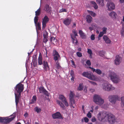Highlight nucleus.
<instances>
[{
    "mask_svg": "<svg viewBox=\"0 0 124 124\" xmlns=\"http://www.w3.org/2000/svg\"><path fill=\"white\" fill-rule=\"evenodd\" d=\"M108 99L109 101L111 103H115L117 100H119V98L117 95H111L109 96Z\"/></svg>",
    "mask_w": 124,
    "mask_h": 124,
    "instance_id": "8",
    "label": "nucleus"
},
{
    "mask_svg": "<svg viewBox=\"0 0 124 124\" xmlns=\"http://www.w3.org/2000/svg\"><path fill=\"white\" fill-rule=\"evenodd\" d=\"M53 118L54 119H61L62 118L61 114L58 112L52 115Z\"/></svg>",
    "mask_w": 124,
    "mask_h": 124,
    "instance_id": "12",
    "label": "nucleus"
},
{
    "mask_svg": "<svg viewBox=\"0 0 124 124\" xmlns=\"http://www.w3.org/2000/svg\"><path fill=\"white\" fill-rule=\"evenodd\" d=\"M86 20L87 22L88 23H90L92 20V17L89 15H87L86 16Z\"/></svg>",
    "mask_w": 124,
    "mask_h": 124,
    "instance_id": "29",
    "label": "nucleus"
},
{
    "mask_svg": "<svg viewBox=\"0 0 124 124\" xmlns=\"http://www.w3.org/2000/svg\"><path fill=\"white\" fill-rule=\"evenodd\" d=\"M124 23V16L123 17L122 21L121 23L123 25V24L124 23Z\"/></svg>",
    "mask_w": 124,
    "mask_h": 124,
    "instance_id": "61",
    "label": "nucleus"
},
{
    "mask_svg": "<svg viewBox=\"0 0 124 124\" xmlns=\"http://www.w3.org/2000/svg\"><path fill=\"white\" fill-rule=\"evenodd\" d=\"M23 85L21 84L17 85L15 90V102L16 107L19 102V98L21 96V93L23 90Z\"/></svg>",
    "mask_w": 124,
    "mask_h": 124,
    "instance_id": "2",
    "label": "nucleus"
},
{
    "mask_svg": "<svg viewBox=\"0 0 124 124\" xmlns=\"http://www.w3.org/2000/svg\"><path fill=\"white\" fill-rule=\"evenodd\" d=\"M16 113H14L11 115V117L9 118H6L0 117V122L7 124L13 120L16 117Z\"/></svg>",
    "mask_w": 124,
    "mask_h": 124,
    "instance_id": "7",
    "label": "nucleus"
},
{
    "mask_svg": "<svg viewBox=\"0 0 124 124\" xmlns=\"http://www.w3.org/2000/svg\"><path fill=\"white\" fill-rule=\"evenodd\" d=\"M101 106L102 108H103L105 109H106L108 107V104H104L103 105H102Z\"/></svg>",
    "mask_w": 124,
    "mask_h": 124,
    "instance_id": "44",
    "label": "nucleus"
},
{
    "mask_svg": "<svg viewBox=\"0 0 124 124\" xmlns=\"http://www.w3.org/2000/svg\"><path fill=\"white\" fill-rule=\"evenodd\" d=\"M93 106H92L91 107V108L92 109L90 111V112H93Z\"/></svg>",
    "mask_w": 124,
    "mask_h": 124,
    "instance_id": "64",
    "label": "nucleus"
},
{
    "mask_svg": "<svg viewBox=\"0 0 124 124\" xmlns=\"http://www.w3.org/2000/svg\"><path fill=\"white\" fill-rule=\"evenodd\" d=\"M119 1L120 3L124 4V0H119Z\"/></svg>",
    "mask_w": 124,
    "mask_h": 124,
    "instance_id": "62",
    "label": "nucleus"
},
{
    "mask_svg": "<svg viewBox=\"0 0 124 124\" xmlns=\"http://www.w3.org/2000/svg\"><path fill=\"white\" fill-rule=\"evenodd\" d=\"M95 35H94L92 34L91 36V39L92 40H94L95 39Z\"/></svg>",
    "mask_w": 124,
    "mask_h": 124,
    "instance_id": "54",
    "label": "nucleus"
},
{
    "mask_svg": "<svg viewBox=\"0 0 124 124\" xmlns=\"http://www.w3.org/2000/svg\"><path fill=\"white\" fill-rule=\"evenodd\" d=\"M107 29V28L106 27H103L102 28V32L105 34L106 33Z\"/></svg>",
    "mask_w": 124,
    "mask_h": 124,
    "instance_id": "43",
    "label": "nucleus"
},
{
    "mask_svg": "<svg viewBox=\"0 0 124 124\" xmlns=\"http://www.w3.org/2000/svg\"><path fill=\"white\" fill-rule=\"evenodd\" d=\"M79 33L80 36L82 39H85L86 38V36L85 34L81 30H79Z\"/></svg>",
    "mask_w": 124,
    "mask_h": 124,
    "instance_id": "27",
    "label": "nucleus"
},
{
    "mask_svg": "<svg viewBox=\"0 0 124 124\" xmlns=\"http://www.w3.org/2000/svg\"><path fill=\"white\" fill-rule=\"evenodd\" d=\"M44 10L46 11L47 13H49L51 10V8L48 5H46Z\"/></svg>",
    "mask_w": 124,
    "mask_h": 124,
    "instance_id": "21",
    "label": "nucleus"
},
{
    "mask_svg": "<svg viewBox=\"0 0 124 124\" xmlns=\"http://www.w3.org/2000/svg\"><path fill=\"white\" fill-rule=\"evenodd\" d=\"M77 54L78 56L80 57L82 56V55L81 53L79 52H78L77 53Z\"/></svg>",
    "mask_w": 124,
    "mask_h": 124,
    "instance_id": "49",
    "label": "nucleus"
},
{
    "mask_svg": "<svg viewBox=\"0 0 124 124\" xmlns=\"http://www.w3.org/2000/svg\"><path fill=\"white\" fill-rule=\"evenodd\" d=\"M35 26L36 27L37 31V29L39 30H40L41 29V23L39 22L36 23L35 24Z\"/></svg>",
    "mask_w": 124,
    "mask_h": 124,
    "instance_id": "28",
    "label": "nucleus"
},
{
    "mask_svg": "<svg viewBox=\"0 0 124 124\" xmlns=\"http://www.w3.org/2000/svg\"><path fill=\"white\" fill-rule=\"evenodd\" d=\"M59 98L64 103L65 106L68 107L69 106V104L67 101L66 98L62 95L60 94L59 95Z\"/></svg>",
    "mask_w": 124,
    "mask_h": 124,
    "instance_id": "11",
    "label": "nucleus"
},
{
    "mask_svg": "<svg viewBox=\"0 0 124 124\" xmlns=\"http://www.w3.org/2000/svg\"><path fill=\"white\" fill-rule=\"evenodd\" d=\"M87 12L89 14L93 17H95L96 16V14L93 11L88 10Z\"/></svg>",
    "mask_w": 124,
    "mask_h": 124,
    "instance_id": "35",
    "label": "nucleus"
},
{
    "mask_svg": "<svg viewBox=\"0 0 124 124\" xmlns=\"http://www.w3.org/2000/svg\"><path fill=\"white\" fill-rule=\"evenodd\" d=\"M86 63V64L89 66H90L91 65V62L89 60H87Z\"/></svg>",
    "mask_w": 124,
    "mask_h": 124,
    "instance_id": "58",
    "label": "nucleus"
},
{
    "mask_svg": "<svg viewBox=\"0 0 124 124\" xmlns=\"http://www.w3.org/2000/svg\"><path fill=\"white\" fill-rule=\"evenodd\" d=\"M89 82L91 84L93 85H97V84L95 82L90 81H89Z\"/></svg>",
    "mask_w": 124,
    "mask_h": 124,
    "instance_id": "51",
    "label": "nucleus"
},
{
    "mask_svg": "<svg viewBox=\"0 0 124 124\" xmlns=\"http://www.w3.org/2000/svg\"><path fill=\"white\" fill-rule=\"evenodd\" d=\"M35 110L36 111L37 113H40L41 110V109L38 107H36L34 108Z\"/></svg>",
    "mask_w": 124,
    "mask_h": 124,
    "instance_id": "38",
    "label": "nucleus"
},
{
    "mask_svg": "<svg viewBox=\"0 0 124 124\" xmlns=\"http://www.w3.org/2000/svg\"><path fill=\"white\" fill-rule=\"evenodd\" d=\"M54 56V59L55 62H56L57 61H58L60 59V57L59 54Z\"/></svg>",
    "mask_w": 124,
    "mask_h": 124,
    "instance_id": "31",
    "label": "nucleus"
},
{
    "mask_svg": "<svg viewBox=\"0 0 124 124\" xmlns=\"http://www.w3.org/2000/svg\"><path fill=\"white\" fill-rule=\"evenodd\" d=\"M58 52L55 50L53 51V55L54 56L58 54Z\"/></svg>",
    "mask_w": 124,
    "mask_h": 124,
    "instance_id": "52",
    "label": "nucleus"
},
{
    "mask_svg": "<svg viewBox=\"0 0 124 124\" xmlns=\"http://www.w3.org/2000/svg\"><path fill=\"white\" fill-rule=\"evenodd\" d=\"M96 121V119L95 118L93 117L92 118V121L93 122H94Z\"/></svg>",
    "mask_w": 124,
    "mask_h": 124,
    "instance_id": "59",
    "label": "nucleus"
},
{
    "mask_svg": "<svg viewBox=\"0 0 124 124\" xmlns=\"http://www.w3.org/2000/svg\"><path fill=\"white\" fill-rule=\"evenodd\" d=\"M96 2L100 6L103 7L104 4L103 0H96Z\"/></svg>",
    "mask_w": 124,
    "mask_h": 124,
    "instance_id": "19",
    "label": "nucleus"
},
{
    "mask_svg": "<svg viewBox=\"0 0 124 124\" xmlns=\"http://www.w3.org/2000/svg\"><path fill=\"white\" fill-rule=\"evenodd\" d=\"M98 119L100 121L106 118L111 124L113 123L115 121V116L110 113H108L105 111L100 112L97 115Z\"/></svg>",
    "mask_w": 124,
    "mask_h": 124,
    "instance_id": "1",
    "label": "nucleus"
},
{
    "mask_svg": "<svg viewBox=\"0 0 124 124\" xmlns=\"http://www.w3.org/2000/svg\"><path fill=\"white\" fill-rule=\"evenodd\" d=\"M105 52L103 51H100L99 52V54L100 56L103 57L105 54Z\"/></svg>",
    "mask_w": 124,
    "mask_h": 124,
    "instance_id": "41",
    "label": "nucleus"
},
{
    "mask_svg": "<svg viewBox=\"0 0 124 124\" xmlns=\"http://www.w3.org/2000/svg\"><path fill=\"white\" fill-rule=\"evenodd\" d=\"M72 32L73 34H74V36L73 34H71L70 35L71 38L72 39L73 42L74 43L77 44L78 43V41L76 38V37L77 36V33L76 30H72Z\"/></svg>",
    "mask_w": 124,
    "mask_h": 124,
    "instance_id": "9",
    "label": "nucleus"
},
{
    "mask_svg": "<svg viewBox=\"0 0 124 124\" xmlns=\"http://www.w3.org/2000/svg\"><path fill=\"white\" fill-rule=\"evenodd\" d=\"M40 10L39 8L37 11H35V15L36 16L39 15L40 14Z\"/></svg>",
    "mask_w": 124,
    "mask_h": 124,
    "instance_id": "42",
    "label": "nucleus"
},
{
    "mask_svg": "<svg viewBox=\"0 0 124 124\" xmlns=\"http://www.w3.org/2000/svg\"><path fill=\"white\" fill-rule=\"evenodd\" d=\"M82 75L83 76L86 77L91 80L97 81L98 80L96 76L90 72H84L82 74Z\"/></svg>",
    "mask_w": 124,
    "mask_h": 124,
    "instance_id": "6",
    "label": "nucleus"
},
{
    "mask_svg": "<svg viewBox=\"0 0 124 124\" xmlns=\"http://www.w3.org/2000/svg\"><path fill=\"white\" fill-rule=\"evenodd\" d=\"M121 58L118 55L116 56L115 60L114 62L115 64L116 65H119L121 62Z\"/></svg>",
    "mask_w": 124,
    "mask_h": 124,
    "instance_id": "14",
    "label": "nucleus"
},
{
    "mask_svg": "<svg viewBox=\"0 0 124 124\" xmlns=\"http://www.w3.org/2000/svg\"><path fill=\"white\" fill-rule=\"evenodd\" d=\"M43 68L46 71L49 70V68L47 62L44 61L43 62Z\"/></svg>",
    "mask_w": 124,
    "mask_h": 124,
    "instance_id": "15",
    "label": "nucleus"
},
{
    "mask_svg": "<svg viewBox=\"0 0 124 124\" xmlns=\"http://www.w3.org/2000/svg\"><path fill=\"white\" fill-rule=\"evenodd\" d=\"M57 102L58 104H59L60 106L63 109H65L66 108L65 106H64V104L61 101H57Z\"/></svg>",
    "mask_w": 124,
    "mask_h": 124,
    "instance_id": "26",
    "label": "nucleus"
},
{
    "mask_svg": "<svg viewBox=\"0 0 124 124\" xmlns=\"http://www.w3.org/2000/svg\"><path fill=\"white\" fill-rule=\"evenodd\" d=\"M38 20V16H36L34 18V22L35 24L38 23L37 22Z\"/></svg>",
    "mask_w": 124,
    "mask_h": 124,
    "instance_id": "46",
    "label": "nucleus"
},
{
    "mask_svg": "<svg viewBox=\"0 0 124 124\" xmlns=\"http://www.w3.org/2000/svg\"><path fill=\"white\" fill-rule=\"evenodd\" d=\"M70 99V102L71 103V108L72 107L73 108H74L73 105L75 103V101L74 98Z\"/></svg>",
    "mask_w": 124,
    "mask_h": 124,
    "instance_id": "32",
    "label": "nucleus"
},
{
    "mask_svg": "<svg viewBox=\"0 0 124 124\" xmlns=\"http://www.w3.org/2000/svg\"><path fill=\"white\" fill-rule=\"evenodd\" d=\"M39 92L40 93H43L45 89L43 87L41 86L39 88Z\"/></svg>",
    "mask_w": 124,
    "mask_h": 124,
    "instance_id": "34",
    "label": "nucleus"
},
{
    "mask_svg": "<svg viewBox=\"0 0 124 124\" xmlns=\"http://www.w3.org/2000/svg\"><path fill=\"white\" fill-rule=\"evenodd\" d=\"M38 63L40 65H42L43 64L42 57L41 55H40V53L38 58Z\"/></svg>",
    "mask_w": 124,
    "mask_h": 124,
    "instance_id": "24",
    "label": "nucleus"
},
{
    "mask_svg": "<svg viewBox=\"0 0 124 124\" xmlns=\"http://www.w3.org/2000/svg\"><path fill=\"white\" fill-rule=\"evenodd\" d=\"M84 122H85L87 123L89 121V119L87 117H85L84 118L82 119V122H84Z\"/></svg>",
    "mask_w": 124,
    "mask_h": 124,
    "instance_id": "40",
    "label": "nucleus"
},
{
    "mask_svg": "<svg viewBox=\"0 0 124 124\" xmlns=\"http://www.w3.org/2000/svg\"><path fill=\"white\" fill-rule=\"evenodd\" d=\"M71 20L70 18H67L65 19L63 22V23L65 25L67 26L69 25L70 23Z\"/></svg>",
    "mask_w": 124,
    "mask_h": 124,
    "instance_id": "16",
    "label": "nucleus"
},
{
    "mask_svg": "<svg viewBox=\"0 0 124 124\" xmlns=\"http://www.w3.org/2000/svg\"><path fill=\"white\" fill-rule=\"evenodd\" d=\"M50 39L51 42L53 44L56 43V42L57 41V39H55V38L52 37H51Z\"/></svg>",
    "mask_w": 124,
    "mask_h": 124,
    "instance_id": "33",
    "label": "nucleus"
},
{
    "mask_svg": "<svg viewBox=\"0 0 124 124\" xmlns=\"http://www.w3.org/2000/svg\"><path fill=\"white\" fill-rule=\"evenodd\" d=\"M87 116L89 118L91 117V114L90 112H88L87 115Z\"/></svg>",
    "mask_w": 124,
    "mask_h": 124,
    "instance_id": "55",
    "label": "nucleus"
},
{
    "mask_svg": "<svg viewBox=\"0 0 124 124\" xmlns=\"http://www.w3.org/2000/svg\"><path fill=\"white\" fill-rule=\"evenodd\" d=\"M121 105L122 107L124 106V96H122L121 98Z\"/></svg>",
    "mask_w": 124,
    "mask_h": 124,
    "instance_id": "36",
    "label": "nucleus"
},
{
    "mask_svg": "<svg viewBox=\"0 0 124 124\" xmlns=\"http://www.w3.org/2000/svg\"><path fill=\"white\" fill-rule=\"evenodd\" d=\"M48 33L46 31H45L44 32L43 34V36L44 37H47V35Z\"/></svg>",
    "mask_w": 124,
    "mask_h": 124,
    "instance_id": "47",
    "label": "nucleus"
},
{
    "mask_svg": "<svg viewBox=\"0 0 124 124\" xmlns=\"http://www.w3.org/2000/svg\"><path fill=\"white\" fill-rule=\"evenodd\" d=\"M70 76L71 77L70 79L71 80L73 83H74V79L75 78V76L74 71L73 70L71 71Z\"/></svg>",
    "mask_w": 124,
    "mask_h": 124,
    "instance_id": "17",
    "label": "nucleus"
},
{
    "mask_svg": "<svg viewBox=\"0 0 124 124\" xmlns=\"http://www.w3.org/2000/svg\"><path fill=\"white\" fill-rule=\"evenodd\" d=\"M56 62L55 64V67H56L58 69H59L61 67V66L60 65L59 63L58 62V61Z\"/></svg>",
    "mask_w": 124,
    "mask_h": 124,
    "instance_id": "39",
    "label": "nucleus"
},
{
    "mask_svg": "<svg viewBox=\"0 0 124 124\" xmlns=\"http://www.w3.org/2000/svg\"><path fill=\"white\" fill-rule=\"evenodd\" d=\"M74 94L71 91H70V93L69 96L70 99H71L74 98Z\"/></svg>",
    "mask_w": 124,
    "mask_h": 124,
    "instance_id": "37",
    "label": "nucleus"
},
{
    "mask_svg": "<svg viewBox=\"0 0 124 124\" xmlns=\"http://www.w3.org/2000/svg\"><path fill=\"white\" fill-rule=\"evenodd\" d=\"M92 70L93 72H95L96 73L99 75H101L102 73V71L99 69L95 70L94 68H92Z\"/></svg>",
    "mask_w": 124,
    "mask_h": 124,
    "instance_id": "25",
    "label": "nucleus"
},
{
    "mask_svg": "<svg viewBox=\"0 0 124 124\" xmlns=\"http://www.w3.org/2000/svg\"><path fill=\"white\" fill-rule=\"evenodd\" d=\"M87 50V52L89 54H92V52L91 50L89 49H88Z\"/></svg>",
    "mask_w": 124,
    "mask_h": 124,
    "instance_id": "57",
    "label": "nucleus"
},
{
    "mask_svg": "<svg viewBox=\"0 0 124 124\" xmlns=\"http://www.w3.org/2000/svg\"><path fill=\"white\" fill-rule=\"evenodd\" d=\"M108 78H110L113 82L115 83H117L119 81L118 76L114 72H109Z\"/></svg>",
    "mask_w": 124,
    "mask_h": 124,
    "instance_id": "4",
    "label": "nucleus"
},
{
    "mask_svg": "<svg viewBox=\"0 0 124 124\" xmlns=\"http://www.w3.org/2000/svg\"><path fill=\"white\" fill-rule=\"evenodd\" d=\"M116 13L114 11L111 12L109 14V16L112 18L114 19L116 18Z\"/></svg>",
    "mask_w": 124,
    "mask_h": 124,
    "instance_id": "20",
    "label": "nucleus"
},
{
    "mask_svg": "<svg viewBox=\"0 0 124 124\" xmlns=\"http://www.w3.org/2000/svg\"><path fill=\"white\" fill-rule=\"evenodd\" d=\"M121 34L122 36H124V26H123L121 31Z\"/></svg>",
    "mask_w": 124,
    "mask_h": 124,
    "instance_id": "45",
    "label": "nucleus"
},
{
    "mask_svg": "<svg viewBox=\"0 0 124 124\" xmlns=\"http://www.w3.org/2000/svg\"><path fill=\"white\" fill-rule=\"evenodd\" d=\"M48 37H44L43 39V42L45 43H46L48 41L47 39Z\"/></svg>",
    "mask_w": 124,
    "mask_h": 124,
    "instance_id": "50",
    "label": "nucleus"
},
{
    "mask_svg": "<svg viewBox=\"0 0 124 124\" xmlns=\"http://www.w3.org/2000/svg\"><path fill=\"white\" fill-rule=\"evenodd\" d=\"M49 19L48 17L45 16L42 19V29L44 30L46 26V23L48 22Z\"/></svg>",
    "mask_w": 124,
    "mask_h": 124,
    "instance_id": "10",
    "label": "nucleus"
},
{
    "mask_svg": "<svg viewBox=\"0 0 124 124\" xmlns=\"http://www.w3.org/2000/svg\"><path fill=\"white\" fill-rule=\"evenodd\" d=\"M37 97L36 95L33 96L30 101V103L31 104L35 103L37 101Z\"/></svg>",
    "mask_w": 124,
    "mask_h": 124,
    "instance_id": "18",
    "label": "nucleus"
},
{
    "mask_svg": "<svg viewBox=\"0 0 124 124\" xmlns=\"http://www.w3.org/2000/svg\"><path fill=\"white\" fill-rule=\"evenodd\" d=\"M24 117L26 118L28 116V114L27 113H26L24 115Z\"/></svg>",
    "mask_w": 124,
    "mask_h": 124,
    "instance_id": "60",
    "label": "nucleus"
},
{
    "mask_svg": "<svg viewBox=\"0 0 124 124\" xmlns=\"http://www.w3.org/2000/svg\"><path fill=\"white\" fill-rule=\"evenodd\" d=\"M101 87L104 91L108 92L114 90L115 89V88L112 85L104 80H103L102 82Z\"/></svg>",
    "mask_w": 124,
    "mask_h": 124,
    "instance_id": "3",
    "label": "nucleus"
},
{
    "mask_svg": "<svg viewBox=\"0 0 124 124\" xmlns=\"http://www.w3.org/2000/svg\"><path fill=\"white\" fill-rule=\"evenodd\" d=\"M84 88V86L82 84H79L77 88L78 90L81 91L83 90Z\"/></svg>",
    "mask_w": 124,
    "mask_h": 124,
    "instance_id": "30",
    "label": "nucleus"
},
{
    "mask_svg": "<svg viewBox=\"0 0 124 124\" xmlns=\"http://www.w3.org/2000/svg\"><path fill=\"white\" fill-rule=\"evenodd\" d=\"M64 12H66V9L62 8L59 11V12L60 13H61Z\"/></svg>",
    "mask_w": 124,
    "mask_h": 124,
    "instance_id": "48",
    "label": "nucleus"
},
{
    "mask_svg": "<svg viewBox=\"0 0 124 124\" xmlns=\"http://www.w3.org/2000/svg\"><path fill=\"white\" fill-rule=\"evenodd\" d=\"M93 101L96 104L100 106L103 105L104 102V100L101 98L100 96L97 94L94 95Z\"/></svg>",
    "mask_w": 124,
    "mask_h": 124,
    "instance_id": "5",
    "label": "nucleus"
},
{
    "mask_svg": "<svg viewBox=\"0 0 124 124\" xmlns=\"http://www.w3.org/2000/svg\"><path fill=\"white\" fill-rule=\"evenodd\" d=\"M104 34H105L104 33L102 32V31L101 32H100L99 35V37H102Z\"/></svg>",
    "mask_w": 124,
    "mask_h": 124,
    "instance_id": "53",
    "label": "nucleus"
},
{
    "mask_svg": "<svg viewBox=\"0 0 124 124\" xmlns=\"http://www.w3.org/2000/svg\"><path fill=\"white\" fill-rule=\"evenodd\" d=\"M43 93H44L46 95L48 96L49 95V93L48 92L45 90L44 91Z\"/></svg>",
    "mask_w": 124,
    "mask_h": 124,
    "instance_id": "56",
    "label": "nucleus"
},
{
    "mask_svg": "<svg viewBox=\"0 0 124 124\" xmlns=\"http://www.w3.org/2000/svg\"><path fill=\"white\" fill-rule=\"evenodd\" d=\"M107 7L108 9L109 10H113L115 8V6L114 3L112 2L108 3L107 4Z\"/></svg>",
    "mask_w": 124,
    "mask_h": 124,
    "instance_id": "13",
    "label": "nucleus"
},
{
    "mask_svg": "<svg viewBox=\"0 0 124 124\" xmlns=\"http://www.w3.org/2000/svg\"><path fill=\"white\" fill-rule=\"evenodd\" d=\"M103 39L106 43H110V40L107 36L104 35L103 37Z\"/></svg>",
    "mask_w": 124,
    "mask_h": 124,
    "instance_id": "22",
    "label": "nucleus"
},
{
    "mask_svg": "<svg viewBox=\"0 0 124 124\" xmlns=\"http://www.w3.org/2000/svg\"><path fill=\"white\" fill-rule=\"evenodd\" d=\"M90 3L95 9H97L98 8V6L95 1H92L90 2Z\"/></svg>",
    "mask_w": 124,
    "mask_h": 124,
    "instance_id": "23",
    "label": "nucleus"
},
{
    "mask_svg": "<svg viewBox=\"0 0 124 124\" xmlns=\"http://www.w3.org/2000/svg\"><path fill=\"white\" fill-rule=\"evenodd\" d=\"M71 62L72 63V64L74 66H75V65L74 62L73 61H71Z\"/></svg>",
    "mask_w": 124,
    "mask_h": 124,
    "instance_id": "63",
    "label": "nucleus"
}]
</instances>
